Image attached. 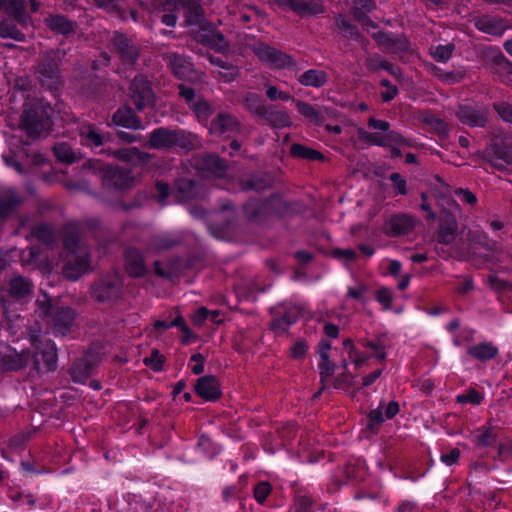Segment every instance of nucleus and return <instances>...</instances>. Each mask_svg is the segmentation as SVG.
Listing matches in <instances>:
<instances>
[{"label":"nucleus","instance_id":"f257e3e1","mask_svg":"<svg viewBox=\"0 0 512 512\" xmlns=\"http://www.w3.org/2000/svg\"><path fill=\"white\" fill-rule=\"evenodd\" d=\"M63 245L71 254L64 266L66 278L76 281L90 269V251L82 241L79 227L76 223H67L63 229Z\"/></svg>","mask_w":512,"mask_h":512},{"label":"nucleus","instance_id":"f03ea898","mask_svg":"<svg viewBox=\"0 0 512 512\" xmlns=\"http://www.w3.org/2000/svg\"><path fill=\"white\" fill-rule=\"evenodd\" d=\"M164 13L160 21L168 27H174L180 13L183 18L182 26L186 28L197 27L202 29L206 22L205 10L200 0H159Z\"/></svg>","mask_w":512,"mask_h":512},{"label":"nucleus","instance_id":"7ed1b4c3","mask_svg":"<svg viewBox=\"0 0 512 512\" xmlns=\"http://www.w3.org/2000/svg\"><path fill=\"white\" fill-rule=\"evenodd\" d=\"M19 126L28 138L35 140L49 133L52 122L43 105L29 102L23 106Z\"/></svg>","mask_w":512,"mask_h":512},{"label":"nucleus","instance_id":"20e7f679","mask_svg":"<svg viewBox=\"0 0 512 512\" xmlns=\"http://www.w3.org/2000/svg\"><path fill=\"white\" fill-rule=\"evenodd\" d=\"M194 135L182 129L160 127L149 134L148 146L152 149L166 150L178 147L185 150L194 148Z\"/></svg>","mask_w":512,"mask_h":512},{"label":"nucleus","instance_id":"39448f33","mask_svg":"<svg viewBox=\"0 0 512 512\" xmlns=\"http://www.w3.org/2000/svg\"><path fill=\"white\" fill-rule=\"evenodd\" d=\"M368 127L374 130L386 132L385 134L368 132L364 129L358 131L359 138L370 145L387 147L391 145H406V139L398 132L391 131L390 123L385 120L370 118Z\"/></svg>","mask_w":512,"mask_h":512},{"label":"nucleus","instance_id":"423d86ee","mask_svg":"<svg viewBox=\"0 0 512 512\" xmlns=\"http://www.w3.org/2000/svg\"><path fill=\"white\" fill-rule=\"evenodd\" d=\"M42 313L51 316V322L55 335H66L72 328L76 313L70 307H53L52 300H37Z\"/></svg>","mask_w":512,"mask_h":512},{"label":"nucleus","instance_id":"0eeeda50","mask_svg":"<svg viewBox=\"0 0 512 512\" xmlns=\"http://www.w3.org/2000/svg\"><path fill=\"white\" fill-rule=\"evenodd\" d=\"M179 96L185 101L198 122L209 126L210 118L215 113V107L204 97L196 96L195 90L184 84L178 85Z\"/></svg>","mask_w":512,"mask_h":512},{"label":"nucleus","instance_id":"6e6552de","mask_svg":"<svg viewBox=\"0 0 512 512\" xmlns=\"http://www.w3.org/2000/svg\"><path fill=\"white\" fill-rule=\"evenodd\" d=\"M252 50L259 60L267 63L274 69H289L295 72L300 70L292 56L265 43L254 45Z\"/></svg>","mask_w":512,"mask_h":512},{"label":"nucleus","instance_id":"1a4fd4ad","mask_svg":"<svg viewBox=\"0 0 512 512\" xmlns=\"http://www.w3.org/2000/svg\"><path fill=\"white\" fill-rule=\"evenodd\" d=\"M208 130L210 134L216 136L228 135L238 136L247 135L248 129L233 114L219 112L209 123Z\"/></svg>","mask_w":512,"mask_h":512},{"label":"nucleus","instance_id":"9d476101","mask_svg":"<svg viewBox=\"0 0 512 512\" xmlns=\"http://www.w3.org/2000/svg\"><path fill=\"white\" fill-rule=\"evenodd\" d=\"M30 363L38 373L54 371L57 368V349L53 341L47 340L36 345V352L30 353Z\"/></svg>","mask_w":512,"mask_h":512},{"label":"nucleus","instance_id":"9b49d317","mask_svg":"<svg viewBox=\"0 0 512 512\" xmlns=\"http://www.w3.org/2000/svg\"><path fill=\"white\" fill-rule=\"evenodd\" d=\"M165 60L176 78L193 83L201 82L203 74L194 68L190 59L177 53H168Z\"/></svg>","mask_w":512,"mask_h":512},{"label":"nucleus","instance_id":"f8f14e48","mask_svg":"<svg viewBox=\"0 0 512 512\" xmlns=\"http://www.w3.org/2000/svg\"><path fill=\"white\" fill-rule=\"evenodd\" d=\"M302 19L317 18L326 13L324 0H283L280 7Z\"/></svg>","mask_w":512,"mask_h":512},{"label":"nucleus","instance_id":"ddd939ff","mask_svg":"<svg viewBox=\"0 0 512 512\" xmlns=\"http://www.w3.org/2000/svg\"><path fill=\"white\" fill-rule=\"evenodd\" d=\"M122 293V281L116 274L107 275L91 287V296L98 302L114 301Z\"/></svg>","mask_w":512,"mask_h":512},{"label":"nucleus","instance_id":"4468645a","mask_svg":"<svg viewBox=\"0 0 512 512\" xmlns=\"http://www.w3.org/2000/svg\"><path fill=\"white\" fill-rule=\"evenodd\" d=\"M455 115L463 124L471 128H484L489 121V108L484 105L461 104Z\"/></svg>","mask_w":512,"mask_h":512},{"label":"nucleus","instance_id":"2eb2a0df","mask_svg":"<svg viewBox=\"0 0 512 512\" xmlns=\"http://www.w3.org/2000/svg\"><path fill=\"white\" fill-rule=\"evenodd\" d=\"M481 157L491 167L504 170L508 165H512V145L504 142L493 143L484 149Z\"/></svg>","mask_w":512,"mask_h":512},{"label":"nucleus","instance_id":"dca6fc26","mask_svg":"<svg viewBox=\"0 0 512 512\" xmlns=\"http://www.w3.org/2000/svg\"><path fill=\"white\" fill-rule=\"evenodd\" d=\"M100 361L101 356L98 352L88 350L71 365L69 372L72 380L77 383H84L91 376L93 369Z\"/></svg>","mask_w":512,"mask_h":512},{"label":"nucleus","instance_id":"f3484780","mask_svg":"<svg viewBox=\"0 0 512 512\" xmlns=\"http://www.w3.org/2000/svg\"><path fill=\"white\" fill-rule=\"evenodd\" d=\"M25 0H0V11L4 10L9 20L19 25L22 29L37 27L31 22L30 16L27 14Z\"/></svg>","mask_w":512,"mask_h":512},{"label":"nucleus","instance_id":"a211bd4d","mask_svg":"<svg viewBox=\"0 0 512 512\" xmlns=\"http://www.w3.org/2000/svg\"><path fill=\"white\" fill-rule=\"evenodd\" d=\"M38 78L43 87L51 91L58 90L61 77L57 62L50 56L44 57L38 64Z\"/></svg>","mask_w":512,"mask_h":512},{"label":"nucleus","instance_id":"6ab92c4d","mask_svg":"<svg viewBox=\"0 0 512 512\" xmlns=\"http://www.w3.org/2000/svg\"><path fill=\"white\" fill-rule=\"evenodd\" d=\"M415 225L416 218L414 216L406 213H397L385 222L383 230L387 236L398 237L409 234Z\"/></svg>","mask_w":512,"mask_h":512},{"label":"nucleus","instance_id":"aec40b11","mask_svg":"<svg viewBox=\"0 0 512 512\" xmlns=\"http://www.w3.org/2000/svg\"><path fill=\"white\" fill-rule=\"evenodd\" d=\"M131 98L138 111L143 110L153 102V92L150 83L142 76L134 77L130 84Z\"/></svg>","mask_w":512,"mask_h":512},{"label":"nucleus","instance_id":"412c9836","mask_svg":"<svg viewBox=\"0 0 512 512\" xmlns=\"http://www.w3.org/2000/svg\"><path fill=\"white\" fill-rule=\"evenodd\" d=\"M102 182L107 189H125L130 187L133 177L129 170L120 167H108L104 170Z\"/></svg>","mask_w":512,"mask_h":512},{"label":"nucleus","instance_id":"4be33fe9","mask_svg":"<svg viewBox=\"0 0 512 512\" xmlns=\"http://www.w3.org/2000/svg\"><path fill=\"white\" fill-rule=\"evenodd\" d=\"M195 391L205 401H216L221 395L220 384L215 376L206 375L198 378Z\"/></svg>","mask_w":512,"mask_h":512},{"label":"nucleus","instance_id":"5701e85b","mask_svg":"<svg viewBox=\"0 0 512 512\" xmlns=\"http://www.w3.org/2000/svg\"><path fill=\"white\" fill-rule=\"evenodd\" d=\"M377 43L384 46L390 53H406L410 51V42L405 34H373Z\"/></svg>","mask_w":512,"mask_h":512},{"label":"nucleus","instance_id":"b1692460","mask_svg":"<svg viewBox=\"0 0 512 512\" xmlns=\"http://www.w3.org/2000/svg\"><path fill=\"white\" fill-rule=\"evenodd\" d=\"M80 143L92 150L100 148L106 141L105 135L94 124H83L79 127Z\"/></svg>","mask_w":512,"mask_h":512},{"label":"nucleus","instance_id":"393cba45","mask_svg":"<svg viewBox=\"0 0 512 512\" xmlns=\"http://www.w3.org/2000/svg\"><path fill=\"white\" fill-rule=\"evenodd\" d=\"M473 21L474 26L482 32H505L509 28L508 22L496 15L476 16Z\"/></svg>","mask_w":512,"mask_h":512},{"label":"nucleus","instance_id":"a878e982","mask_svg":"<svg viewBox=\"0 0 512 512\" xmlns=\"http://www.w3.org/2000/svg\"><path fill=\"white\" fill-rule=\"evenodd\" d=\"M499 430L491 423L477 428L473 433V442L478 447H495L498 444Z\"/></svg>","mask_w":512,"mask_h":512},{"label":"nucleus","instance_id":"bb28decb","mask_svg":"<svg viewBox=\"0 0 512 512\" xmlns=\"http://www.w3.org/2000/svg\"><path fill=\"white\" fill-rule=\"evenodd\" d=\"M364 64L370 72H377L379 70H385L397 80H402V71L399 67L395 66L391 62L385 60L378 54H371L365 58Z\"/></svg>","mask_w":512,"mask_h":512},{"label":"nucleus","instance_id":"cd10ccee","mask_svg":"<svg viewBox=\"0 0 512 512\" xmlns=\"http://www.w3.org/2000/svg\"><path fill=\"white\" fill-rule=\"evenodd\" d=\"M181 236L172 233L156 234L149 240L147 249L152 252H160L172 249L182 243Z\"/></svg>","mask_w":512,"mask_h":512},{"label":"nucleus","instance_id":"c85d7f7f","mask_svg":"<svg viewBox=\"0 0 512 512\" xmlns=\"http://www.w3.org/2000/svg\"><path fill=\"white\" fill-rule=\"evenodd\" d=\"M125 267L132 277H142L146 274L147 268L139 250L128 248L125 253Z\"/></svg>","mask_w":512,"mask_h":512},{"label":"nucleus","instance_id":"c756f323","mask_svg":"<svg viewBox=\"0 0 512 512\" xmlns=\"http://www.w3.org/2000/svg\"><path fill=\"white\" fill-rule=\"evenodd\" d=\"M114 46L124 62L133 64L137 60L139 56L138 49L130 43L126 34H116L114 37Z\"/></svg>","mask_w":512,"mask_h":512},{"label":"nucleus","instance_id":"7c9ffc66","mask_svg":"<svg viewBox=\"0 0 512 512\" xmlns=\"http://www.w3.org/2000/svg\"><path fill=\"white\" fill-rule=\"evenodd\" d=\"M458 225L456 219L447 215L440 222L439 229L437 232V241L440 244L449 245L452 244L457 236Z\"/></svg>","mask_w":512,"mask_h":512},{"label":"nucleus","instance_id":"2f4dec72","mask_svg":"<svg viewBox=\"0 0 512 512\" xmlns=\"http://www.w3.org/2000/svg\"><path fill=\"white\" fill-rule=\"evenodd\" d=\"M174 195L181 202L197 198L199 195V185L191 179H178L175 182Z\"/></svg>","mask_w":512,"mask_h":512},{"label":"nucleus","instance_id":"473e14b6","mask_svg":"<svg viewBox=\"0 0 512 512\" xmlns=\"http://www.w3.org/2000/svg\"><path fill=\"white\" fill-rule=\"evenodd\" d=\"M499 353L498 347L491 342H481L476 345L467 347V354L481 362L490 361L497 357Z\"/></svg>","mask_w":512,"mask_h":512},{"label":"nucleus","instance_id":"72a5a7b5","mask_svg":"<svg viewBox=\"0 0 512 512\" xmlns=\"http://www.w3.org/2000/svg\"><path fill=\"white\" fill-rule=\"evenodd\" d=\"M30 352L22 351L0 357V367L6 371H17L30 365Z\"/></svg>","mask_w":512,"mask_h":512},{"label":"nucleus","instance_id":"f704fd0d","mask_svg":"<svg viewBox=\"0 0 512 512\" xmlns=\"http://www.w3.org/2000/svg\"><path fill=\"white\" fill-rule=\"evenodd\" d=\"M115 125L123 126L131 129L142 128L141 120L135 115L129 107L119 108L112 118Z\"/></svg>","mask_w":512,"mask_h":512},{"label":"nucleus","instance_id":"c9c22d12","mask_svg":"<svg viewBox=\"0 0 512 512\" xmlns=\"http://www.w3.org/2000/svg\"><path fill=\"white\" fill-rule=\"evenodd\" d=\"M262 119L274 128H285L292 125L291 118L286 111L272 106L267 107Z\"/></svg>","mask_w":512,"mask_h":512},{"label":"nucleus","instance_id":"e433bc0d","mask_svg":"<svg viewBox=\"0 0 512 512\" xmlns=\"http://www.w3.org/2000/svg\"><path fill=\"white\" fill-rule=\"evenodd\" d=\"M271 178L263 173H255L244 176L240 180V186L243 190L262 191L270 187Z\"/></svg>","mask_w":512,"mask_h":512},{"label":"nucleus","instance_id":"4c0bfd02","mask_svg":"<svg viewBox=\"0 0 512 512\" xmlns=\"http://www.w3.org/2000/svg\"><path fill=\"white\" fill-rule=\"evenodd\" d=\"M298 82L303 86L320 88L328 82V74L319 69H309L298 77Z\"/></svg>","mask_w":512,"mask_h":512},{"label":"nucleus","instance_id":"58836bf2","mask_svg":"<svg viewBox=\"0 0 512 512\" xmlns=\"http://www.w3.org/2000/svg\"><path fill=\"white\" fill-rule=\"evenodd\" d=\"M30 236L46 246L54 244L57 239L54 228L47 223H40L33 226L30 231Z\"/></svg>","mask_w":512,"mask_h":512},{"label":"nucleus","instance_id":"ea45409f","mask_svg":"<svg viewBox=\"0 0 512 512\" xmlns=\"http://www.w3.org/2000/svg\"><path fill=\"white\" fill-rule=\"evenodd\" d=\"M33 284L23 276L17 275L9 282V293L13 298L23 299L32 292Z\"/></svg>","mask_w":512,"mask_h":512},{"label":"nucleus","instance_id":"a19ab883","mask_svg":"<svg viewBox=\"0 0 512 512\" xmlns=\"http://www.w3.org/2000/svg\"><path fill=\"white\" fill-rule=\"evenodd\" d=\"M295 104L298 112L308 121L315 125H322L324 123L325 116L321 109L301 100H296Z\"/></svg>","mask_w":512,"mask_h":512},{"label":"nucleus","instance_id":"79ce46f5","mask_svg":"<svg viewBox=\"0 0 512 512\" xmlns=\"http://www.w3.org/2000/svg\"><path fill=\"white\" fill-rule=\"evenodd\" d=\"M22 202V198L13 190L0 194V217H7Z\"/></svg>","mask_w":512,"mask_h":512},{"label":"nucleus","instance_id":"37998d69","mask_svg":"<svg viewBox=\"0 0 512 512\" xmlns=\"http://www.w3.org/2000/svg\"><path fill=\"white\" fill-rule=\"evenodd\" d=\"M194 39L218 52L225 51L228 48V43L223 34H195Z\"/></svg>","mask_w":512,"mask_h":512},{"label":"nucleus","instance_id":"c03bdc74","mask_svg":"<svg viewBox=\"0 0 512 512\" xmlns=\"http://www.w3.org/2000/svg\"><path fill=\"white\" fill-rule=\"evenodd\" d=\"M53 152L60 162L66 164H72L80 158V154L66 142L56 143L53 147Z\"/></svg>","mask_w":512,"mask_h":512},{"label":"nucleus","instance_id":"a18cd8bd","mask_svg":"<svg viewBox=\"0 0 512 512\" xmlns=\"http://www.w3.org/2000/svg\"><path fill=\"white\" fill-rule=\"evenodd\" d=\"M46 26L53 32L68 33L74 32V22L69 21L63 15H55L45 18Z\"/></svg>","mask_w":512,"mask_h":512},{"label":"nucleus","instance_id":"49530a36","mask_svg":"<svg viewBox=\"0 0 512 512\" xmlns=\"http://www.w3.org/2000/svg\"><path fill=\"white\" fill-rule=\"evenodd\" d=\"M290 154L293 157L309 160V161H323L324 155L312 148L306 147L302 144H293L290 148Z\"/></svg>","mask_w":512,"mask_h":512},{"label":"nucleus","instance_id":"de8ad7c7","mask_svg":"<svg viewBox=\"0 0 512 512\" xmlns=\"http://www.w3.org/2000/svg\"><path fill=\"white\" fill-rule=\"evenodd\" d=\"M226 168L225 161L216 155H206L202 159V169L207 170L215 176H222Z\"/></svg>","mask_w":512,"mask_h":512},{"label":"nucleus","instance_id":"09e8293b","mask_svg":"<svg viewBox=\"0 0 512 512\" xmlns=\"http://www.w3.org/2000/svg\"><path fill=\"white\" fill-rule=\"evenodd\" d=\"M243 104L252 114L262 118L268 106H266L261 97L256 93H247L244 96Z\"/></svg>","mask_w":512,"mask_h":512},{"label":"nucleus","instance_id":"8fccbe9b","mask_svg":"<svg viewBox=\"0 0 512 512\" xmlns=\"http://www.w3.org/2000/svg\"><path fill=\"white\" fill-rule=\"evenodd\" d=\"M297 320V317L290 312H286L280 316H277L272 319L270 323V328L278 335H283L288 328L294 324Z\"/></svg>","mask_w":512,"mask_h":512},{"label":"nucleus","instance_id":"3c124183","mask_svg":"<svg viewBox=\"0 0 512 512\" xmlns=\"http://www.w3.org/2000/svg\"><path fill=\"white\" fill-rule=\"evenodd\" d=\"M320 381L322 383V388L319 391V394L323 389H325L326 382L330 379V377L334 374L336 369V364L330 360V356L320 358L318 363Z\"/></svg>","mask_w":512,"mask_h":512},{"label":"nucleus","instance_id":"603ef678","mask_svg":"<svg viewBox=\"0 0 512 512\" xmlns=\"http://www.w3.org/2000/svg\"><path fill=\"white\" fill-rule=\"evenodd\" d=\"M128 509L125 512H150L153 503L142 499L140 496L133 495L127 500Z\"/></svg>","mask_w":512,"mask_h":512},{"label":"nucleus","instance_id":"864d4df0","mask_svg":"<svg viewBox=\"0 0 512 512\" xmlns=\"http://www.w3.org/2000/svg\"><path fill=\"white\" fill-rule=\"evenodd\" d=\"M491 287L501 294V297H507L512 301V283L504 281L496 276H490Z\"/></svg>","mask_w":512,"mask_h":512},{"label":"nucleus","instance_id":"5fc2aeb1","mask_svg":"<svg viewBox=\"0 0 512 512\" xmlns=\"http://www.w3.org/2000/svg\"><path fill=\"white\" fill-rule=\"evenodd\" d=\"M454 49L455 46L452 43L446 45L439 44L431 49V55L438 62H446L452 56Z\"/></svg>","mask_w":512,"mask_h":512},{"label":"nucleus","instance_id":"6e6d98bb","mask_svg":"<svg viewBox=\"0 0 512 512\" xmlns=\"http://www.w3.org/2000/svg\"><path fill=\"white\" fill-rule=\"evenodd\" d=\"M468 239L471 246H481L486 248L487 250H492V245L489 241L488 235L479 230L469 231Z\"/></svg>","mask_w":512,"mask_h":512},{"label":"nucleus","instance_id":"4d7b16f0","mask_svg":"<svg viewBox=\"0 0 512 512\" xmlns=\"http://www.w3.org/2000/svg\"><path fill=\"white\" fill-rule=\"evenodd\" d=\"M483 399L484 396L482 393L474 388H470L465 393L458 395L456 401L461 404L469 403L473 405H480Z\"/></svg>","mask_w":512,"mask_h":512},{"label":"nucleus","instance_id":"13d9d810","mask_svg":"<svg viewBox=\"0 0 512 512\" xmlns=\"http://www.w3.org/2000/svg\"><path fill=\"white\" fill-rule=\"evenodd\" d=\"M99 7H104L107 10L116 11L121 18L125 17L126 13V0H95Z\"/></svg>","mask_w":512,"mask_h":512},{"label":"nucleus","instance_id":"bf43d9fd","mask_svg":"<svg viewBox=\"0 0 512 512\" xmlns=\"http://www.w3.org/2000/svg\"><path fill=\"white\" fill-rule=\"evenodd\" d=\"M40 253H41V248L38 246H31L28 249L23 250L21 253L22 265L36 266L39 261Z\"/></svg>","mask_w":512,"mask_h":512},{"label":"nucleus","instance_id":"052dcab7","mask_svg":"<svg viewBox=\"0 0 512 512\" xmlns=\"http://www.w3.org/2000/svg\"><path fill=\"white\" fill-rule=\"evenodd\" d=\"M371 11H366L358 7H351V14L355 21H357L362 28H375L374 22L368 16Z\"/></svg>","mask_w":512,"mask_h":512},{"label":"nucleus","instance_id":"680f3d73","mask_svg":"<svg viewBox=\"0 0 512 512\" xmlns=\"http://www.w3.org/2000/svg\"><path fill=\"white\" fill-rule=\"evenodd\" d=\"M384 422V416L381 410V406L373 409L368 414L367 429L371 432H377L381 424Z\"/></svg>","mask_w":512,"mask_h":512},{"label":"nucleus","instance_id":"e2e57ef3","mask_svg":"<svg viewBox=\"0 0 512 512\" xmlns=\"http://www.w3.org/2000/svg\"><path fill=\"white\" fill-rule=\"evenodd\" d=\"M425 123L439 135H446L449 131L448 124L443 119L434 115L427 116Z\"/></svg>","mask_w":512,"mask_h":512},{"label":"nucleus","instance_id":"0e129e2a","mask_svg":"<svg viewBox=\"0 0 512 512\" xmlns=\"http://www.w3.org/2000/svg\"><path fill=\"white\" fill-rule=\"evenodd\" d=\"M492 106L503 121L512 124V104L502 101L495 102Z\"/></svg>","mask_w":512,"mask_h":512},{"label":"nucleus","instance_id":"69168bd1","mask_svg":"<svg viewBox=\"0 0 512 512\" xmlns=\"http://www.w3.org/2000/svg\"><path fill=\"white\" fill-rule=\"evenodd\" d=\"M4 160L6 164L10 167H13L19 174L26 173V168L24 165V157L23 154H13V155H5Z\"/></svg>","mask_w":512,"mask_h":512},{"label":"nucleus","instance_id":"338daca9","mask_svg":"<svg viewBox=\"0 0 512 512\" xmlns=\"http://www.w3.org/2000/svg\"><path fill=\"white\" fill-rule=\"evenodd\" d=\"M271 491H272V487H271L270 483H268L266 481L259 482L254 487V491H253L254 498L259 504H263L265 502L266 498L271 493Z\"/></svg>","mask_w":512,"mask_h":512},{"label":"nucleus","instance_id":"774afa93","mask_svg":"<svg viewBox=\"0 0 512 512\" xmlns=\"http://www.w3.org/2000/svg\"><path fill=\"white\" fill-rule=\"evenodd\" d=\"M262 205L256 199L249 200L244 205V213L249 220H256L261 214Z\"/></svg>","mask_w":512,"mask_h":512}]
</instances>
